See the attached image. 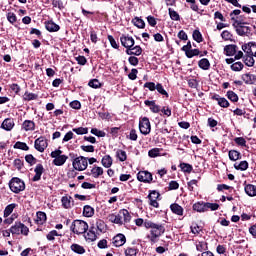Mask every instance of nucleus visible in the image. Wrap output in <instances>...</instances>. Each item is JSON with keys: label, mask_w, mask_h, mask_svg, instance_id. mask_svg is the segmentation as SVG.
<instances>
[{"label": "nucleus", "mask_w": 256, "mask_h": 256, "mask_svg": "<svg viewBox=\"0 0 256 256\" xmlns=\"http://www.w3.org/2000/svg\"><path fill=\"white\" fill-rule=\"evenodd\" d=\"M233 27L236 29L237 35L240 37H247L248 35H251V27L247 26L246 22H242L241 18L235 19V17H232Z\"/></svg>", "instance_id": "3"}, {"label": "nucleus", "mask_w": 256, "mask_h": 256, "mask_svg": "<svg viewBox=\"0 0 256 256\" xmlns=\"http://www.w3.org/2000/svg\"><path fill=\"white\" fill-rule=\"evenodd\" d=\"M132 23L135 27H138V29H145V21L139 17L132 19Z\"/></svg>", "instance_id": "39"}, {"label": "nucleus", "mask_w": 256, "mask_h": 256, "mask_svg": "<svg viewBox=\"0 0 256 256\" xmlns=\"http://www.w3.org/2000/svg\"><path fill=\"white\" fill-rule=\"evenodd\" d=\"M193 210L198 213H205L207 211L206 202H197L193 205Z\"/></svg>", "instance_id": "29"}, {"label": "nucleus", "mask_w": 256, "mask_h": 256, "mask_svg": "<svg viewBox=\"0 0 256 256\" xmlns=\"http://www.w3.org/2000/svg\"><path fill=\"white\" fill-rule=\"evenodd\" d=\"M193 39L197 43H202L203 42V35H201V32L199 30H194Z\"/></svg>", "instance_id": "51"}, {"label": "nucleus", "mask_w": 256, "mask_h": 256, "mask_svg": "<svg viewBox=\"0 0 256 256\" xmlns=\"http://www.w3.org/2000/svg\"><path fill=\"white\" fill-rule=\"evenodd\" d=\"M45 27L49 31V33H57L61 27L53 22V20L45 22Z\"/></svg>", "instance_id": "21"}, {"label": "nucleus", "mask_w": 256, "mask_h": 256, "mask_svg": "<svg viewBox=\"0 0 256 256\" xmlns=\"http://www.w3.org/2000/svg\"><path fill=\"white\" fill-rule=\"evenodd\" d=\"M224 52L227 57H233L237 53V45L230 44L224 47Z\"/></svg>", "instance_id": "23"}, {"label": "nucleus", "mask_w": 256, "mask_h": 256, "mask_svg": "<svg viewBox=\"0 0 256 256\" xmlns=\"http://www.w3.org/2000/svg\"><path fill=\"white\" fill-rule=\"evenodd\" d=\"M92 135H95L96 137H105L106 133L97 129V128H92L91 129Z\"/></svg>", "instance_id": "60"}, {"label": "nucleus", "mask_w": 256, "mask_h": 256, "mask_svg": "<svg viewBox=\"0 0 256 256\" xmlns=\"http://www.w3.org/2000/svg\"><path fill=\"white\" fill-rule=\"evenodd\" d=\"M159 192L153 190L150 192V194L148 195V199H149V205H151V207H159V202H157V199H159Z\"/></svg>", "instance_id": "16"}, {"label": "nucleus", "mask_w": 256, "mask_h": 256, "mask_svg": "<svg viewBox=\"0 0 256 256\" xmlns=\"http://www.w3.org/2000/svg\"><path fill=\"white\" fill-rule=\"evenodd\" d=\"M170 209L172 213H175V215H183V207L177 203L170 205Z\"/></svg>", "instance_id": "38"}, {"label": "nucleus", "mask_w": 256, "mask_h": 256, "mask_svg": "<svg viewBox=\"0 0 256 256\" xmlns=\"http://www.w3.org/2000/svg\"><path fill=\"white\" fill-rule=\"evenodd\" d=\"M221 38L223 39V41H233V34L228 30H224L221 33Z\"/></svg>", "instance_id": "43"}, {"label": "nucleus", "mask_w": 256, "mask_h": 256, "mask_svg": "<svg viewBox=\"0 0 256 256\" xmlns=\"http://www.w3.org/2000/svg\"><path fill=\"white\" fill-rule=\"evenodd\" d=\"M139 130L142 135H149L151 133V122L149 118L144 117L139 121Z\"/></svg>", "instance_id": "9"}, {"label": "nucleus", "mask_w": 256, "mask_h": 256, "mask_svg": "<svg viewBox=\"0 0 256 256\" xmlns=\"http://www.w3.org/2000/svg\"><path fill=\"white\" fill-rule=\"evenodd\" d=\"M9 187L13 193H21V191H25V182L19 178H12Z\"/></svg>", "instance_id": "7"}, {"label": "nucleus", "mask_w": 256, "mask_h": 256, "mask_svg": "<svg viewBox=\"0 0 256 256\" xmlns=\"http://www.w3.org/2000/svg\"><path fill=\"white\" fill-rule=\"evenodd\" d=\"M212 99L214 101H217L218 105L223 107L224 109L229 107V101L226 98H221L219 95H214V96H212Z\"/></svg>", "instance_id": "24"}, {"label": "nucleus", "mask_w": 256, "mask_h": 256, "mask_svg": "<svg viewBox=\"0 0 256 256\" xmlns=\"http://www.w3.org/2000/svg\"><path fill=\"white\" fill-rule=\"evenodd\" d=\"M10 232L12 235H29V228L21 222H15L14 225L10 227Z\"/></svg>", "instance_id": "6"}, {"label": "nucleus", "mask_w": 256, "mask_h": 256, "mask_svg": "<svg viewBox=\"0 0 256 256\" xmlns=\"http://www.w3.org/2000/svg\"><path fill=\"white\" fill-rule=\"evenodd\" d=\"M36 225H45L47 223V214L45 212L38 211L35 218Z\"/></svg>", "instance_id": "18"}, {"label": "nucleus", "mask_w": 256, "mask_h": 256, "mask_svg": "<svg viewBox=\"0 0 256 256\" xmlns=\"http://www.w3.org/2000/svg\"><path fill=\"white\" fill-rule=\"evenodd\" d=\"M144 227L145 229H151L150 236H148L151 243H157L159 237L165 233V225L154 223L151 220H145Z\"/></svg>", "instance_id": "1"}, {"label": "nucleus", "mask_w": 256, "mask_h": 256, "mask_svg": "<svg viewBox=\"0 0 256 256\" xmlns=\"http://www.w3.org/2000/svg\"><path fill=\"white\" fill-rule=\"evenodd\" d=\"M144 88L149 89V91H155L157 89V84H155V82H146Z\"/></svg>", "instance_id": "61"}, {"label": "nucleus", "mask_w": 256, "mask_h": 256, "mask_svg": "<svg viewBox=\"0 0 256 256\" xmlns=\"http://www.w3.org/2000/svg\"><path fill=\"white\" fill-rule=\"evenodd\" d=\"M144 103L147 107H150L152 113H159L161 111V106L156 105L155 101L146 100Z\"/></svg>", "instance_id": "26"}, {"label": "nucleus", "mask_w": 256, "mask_h": 256, "mask_svg": "<svg viewBox=\"0 0 256 256\" xmlns=\"http://www.w3.org/2000/svg\"><path fill=\"white\" fill-rule=\"evenodd\" d=\"M24 131H35V122L33 120H25L22 124Z\"/></svg>", "instance_id": "27"}, {"label": "nucleus", "mask_w": 256, "mask_h": 256, "mask_svg": "<svg viewBox=\"0 0 256 256\" xmlns=\"http://www.w3.org/2000/svg\"><path fill=\"white\" fill-rule=\"evenodd\" d=\"M141 53H143L141 46H135L126 50V55H135L136 57H139Z\"/></svg>", "instance_id": "25"}, {"label": "nucleus", "mask_w": 256, "mask_h": 256, "mask_svg": "<svg viewBox=\"0 0 256 256\" xmlns=\"http://www.w3.org/2000/svg\"><path fill=\"white\" fill-rule=\"evenodd\" d=\"M159 153H161V149L153 148V149L149 150L148 156L151 158L159 157Z\"/></svg>", "instance_id": "57"}, {"label": "nucleus", "mask_w": 256, "mask_h": 256, "mask_svg": "<svg viewBox=\"0 0 256 256\" xmlns=\"http://www.w3.org/2000/svg\"><path fill=\"white\" fill-rule=\"evenodd\" d=\"M200 53L199 49H190L189 52L186 53V57H188V59H192V57H197Z\"/></svg>", "instance_id": "54"}, {"label": "nucleus", "mask_w": 256, "mask_h": 256, "mask_svg": "<svg viewBox=\"0 0 256 256\" xmlns=\"http://www.w3.org/2000/svg\"><path fill=\"white\" fill-rule=\"evenodd\" d=\"M103 168L99 167V166H93L92 169L90 170V175L94 178V179H99L101 177V175H103Z\"/></svg>", "instance_id": "22"}, {"label": "nucleus", "mask_w": 256, "mask_h": 256, "mask_svg": "<svg viewBox=\"0 0 256 256\" xmlns=\"http://www.w3.org/2000/svg\"><path fill=\"white\" fill-rule=\"evenodd\" d=\"M254 56H251L250 54H246L244 57H243V61H244V64L247 66V67H253V65H255V58H253Z\"/></svg>", "instance_id": "34"}, {"label": "nucleus", "mask_w": 256, "mask_h": 256, "mask_svg": "<svg viewBox=\"0 0 256 256\" xmlns=\"http://www.w3.org/2000/svg\"><path fill=\"white\" fill-rule=\"evenodd\" d=\"M62 207L64 209H71L73 205H75V201L73 200V197L70 195H65L61 198Z\"/></svg>", "instance_id": "15"}, {"label": "nucleus", "mask_w": 256, "mask_h": 256, "mask_svg": "<svg viewBox=\"0 0 256 256\" xmlns=\"http://www.w3.org/2000/svg\"><path fill=\"white\" fill-rule=\"evenodd\" d=\"M234 168L237 171H247L249 169V162L247 161H241L239 164L235 163Z\"/></svg>", "instance_id": "32"}, {"label": "nucleus", "mask_w": 256, "mask_h": 256, "mask_svg": "<svg viewBox=\"0 0 256 256\" xmlns=\"http://www.w3.org/2000/svg\"><path fill=\"white\" fill-rule=\"evenodd\" d=\"M39 98V95L35 93L25 92L23 96L24 101H35Z\"/></svg>", "instance_id": "40"}, {"label": "nucleus", "mask_w": 256, "mask_h": 256, "mask_svg": "<svg viewBox=\"0 0 256 256\" xmlns=\"http://www.w3.org/2000/svg\"><path fill=\"white\" fill-rule=\"evenodd\" d=\"M128 62L130 63V65H132L133 67H137L139 65V58L135 57V56H130L128 58Z\"/></svg>", "instance_id": "62"}, {"label": "nucleus", "mask_w": 256, "mask_h": 256, "mask_svg": "<svg viewBox=\"0 0 256 256\" xmlns=\"http://www.w3.org/2000/svg\"><path fill=\"white\" fill-rule=\"evenodd\" d=\"M234 142L236 145H240V147H247V140H245L243 137H236Z\"/></svg>", "instance_id": "55"}, {"label": "nucleus", "mask_w": 256, "mask_h": 256, "mask_svg": "<svg viewBox=\"0 0 256 256\" xmlns=\"http://www.w3.org/2000/svg\"><path fill=\"white\" fill-rule=\"evenodd\" d=\"M198 66L200 67V69H203L204 71H209L211 63L207 58H203L198 62Z\"/></svg>", "instance_id": "33"}, {"label": "nucleus", "mask_w": 256, "mask_h": 256, "mask_svg": "<svg viewBox=\"0 0 256 256\" xmlns=\"http://www.w3.org/2000/svg\"><path fill=\"white\" fill-rule=\"evenodd\" d=\"M137 179L141 183H151L153 181V174L149 171H139L137 174Z\"/></svg>", "instance_id": "11"}, {"label": "nucleus", "mask_w": 256, "mask_h": 256, "mask_svg": "<svg viewBox=\"0 0 256 256\" xmlns=\"http://www.w3.org/2000/svg\"><path fill=\"white\" fill-rule=\"evenodd\" d=\"M89 87H92V89H99L101 87V82L97 79H92L88 83Z\"/></svg>", "instance_id": "58"}, {"label": "nucleus", "mask_w": 256, "mask_h": 256, "mask_svg": "<svg viewBox=\"0 0 256 256\" xmlns=\"http://www.w3.org/2000/svg\"><path fill=\"white\" fill-rule=\"evenodd\" d=\"M101 163H102L103 167H105L106 169H109V167H111V165H113V158H111V156H109V155H105L102 158Z\"/></svg>", "instance_id": "37"}, {"label": "nucleus", "mask_w": 256, "mask_h": 256, "mask_svg": "<svg viewBox=\"0 0 256 256\" xmlns=\"http://www.w3.org/2000/svg\"><path fill=\"white\" fill-rule=\"evenodd\" d=\"M228 157L230 161H239V159H241V152L237 150H230L228 152Z\"/></svg>", "instance_id": "31"}, {"label": "nucleus", "mask_w": 256, "mask_h": 256, "mask_svg": "<svg viewBox=\"0 0 256 256\" xmlns=\"http://www.w3.org/2000/svg\"><path fill=\"white\" fill-rule=\"evenodd\" d=\"M71 251L77 253L78 255H83L85 253V248L79 244H72L70 246Z\"/></svg>", "instance_id": "36"}, {"label": "nucleus", "mask_w": 256, "mask_h": 256, "mask_svg": "<svg viewBox=\"0 0 256 256\" xmlns=\"http://www.w3.org/2000/svg\"><path fill=\"white\" fill-rule=\"evenodd\" d=\"M227 97L233 103H237V101H239V96H237V94L233 91H228L227 92Z\"/></svg>", "instance_id": "53"}, {"label": "nucleus", "mask_w": 256, "mask_h": 256, "mask_svg": "<svg viewBox=\"0 0 256 256\" xmlns=\"http://www.w3.org/2000/svg\"><path fill=\"white\" fill-rule=\"evenodd\" d=\"M70 231L75 235H84L89 231V224L83 220H74L70 226Z\"/></svg>", "instance_id": "4"}, {"label": "nucleus", "mask_w": 256, "mask_h": 256, "mask_svg": "<svg viewBox=\"0 0 256 256\" xmlns=\"http://www.w3.org/2000/svg\"><path fill=\"white\" fill-rule=\"evenodd\" d=\"M108 221L115 225H125L126 223H131V214L129 213V210L121 209L117 214H110L108 216Z\"/></svg>", "instance_id": "2"}, {"label": "nucleus", "mask_w": 256, "mask_h": 256, "mask_svg": "<svg viewBox=\"0 0 256 256\" xmlns=\"http://www.w3.org/2000/svg\"><path fill=\"white\" fill-rule=\"evenodd\" d=\"M245 193L248 194L249 197H256V186L253 184H247L244 188Z\"/></svg>", "instance_id": "30"}, {"label": "nucleus", "mask_w": 256, "mask_h": 256, "mask_svg": "<svg viewBox=\"0 0 256 256\" xmlns=\"http://www.w3.org/2000/svg\"><path fill=\"white\" fill-rule=\"evenodd\" d=\"M35 175L32 178V181L37 182L41 181V175L45 172V168L43 167L42 164H37L35 169H34Z\"/></svg>", "instance_id": "17"}, {"label": "nucleus", "mask_w": 256, "mask_h": 256, "mask_svg": "<svg viewBox=\"0 0 256 256\" xmlns=\"http://www.w3.org/2000/svg\"><path fill=\"white\" fill-rule=\"evenodd\" d=\"M84 217H93L95 215V209L90 205H85L83 208Z\"/></svg>", "instance_id": "35"}, {"label": "nucleus", "mask_w": 256, "mask_h": 256, "mask_svg": "<svg viewBox=\"0 0 256 256\" xmlns=\"http://www.w3.org/2000/svg\"><path fill=\"white\" fill-rule=\"evenodd\" d=\"M34 147L36 151H39V153H43L45 151V148L48 147L47 139L45 137L41 136L34 142Z\"/></svg>", "instance_id": "12"}, {"label": "nucleus", "mask_w": 256, "mask_h": 256, "mask_svg": "<svg viewBox=\"0 0 256 256\" xmlns=\"http://www.w3.org/2000/svg\"><path fill=\"white\" fill-rule=\"evenodd\" d=\"M72 165L76 171H85L89 166V163L87 157L79 156L73 160Z\"/></svg>", "instance_id": "8"}, {"label": "nucleus", "mask_w": 256, "mask_h": 256, "mask_svg": "<svg viewBox=\"0 0 256 256\" xmlns=\"http://www.w3.org/2000/svg\"><path fill=\"white\" fill-rule=\"evenodd\" d=\"M14 149H21L22 151H29V146L25 142H16L14 145Z\"/></svg>", "instance_id": "49"}, {"label": "nucleus", "mask_w": 256, "mask_h": 256, "mask_svg": "<svg viewBox=\"0 0 256 256\" xmlns=\"http://www.w3.org/2000/svg\"><path fill=\"white\" fill-rule=\"evenodd\" d=\"M196 249L197 251H205V249H207V243L206 242H198L196 244Z\"/></svg>", "instance_id": "64"}, {"label": "nucleus", "mask_w": 256, "mask_h": 256, "mask_svg": "<svg viewBox=\"0 0 256 256\" xmlns=\"http://www.w3.org/2000/svg\"><path fill=\"white\" fill-rule=\"evenodd\" d=\"M125 256H137V249L128 247L125 249Z\"/></svg>", "instance_id": "59"}, {"label": "nucleus", "mask_w": 256, "mask_h": 256, "mask_svg": "<svg viewBox=\"0 0 256 256\" xmlns=\"http://www.w3.org/2000/svg\"><path fill=\"white\" fill-rule=\"evenodd\" d=\"M15 207H17V204H15V203H12V204H9L8 206H6L4 209V217H9V215H11V213H13Z\"/></svg>", "instance_id": "41"}, {"label": "nucleus", "mask_w": 256, "mask_h": 256, "mask_svg": "<svg viewBox=\"0 0 256 256\" xmlns=\"http://www.w3.org/2000/svg\"><path fill=\"white\" fill-rule=\"evenodd\" d=\"M13 127H15V121L11 118H6L1 124V129L4 131H11Z\"/></svg>", "instance_id": "20"}, {"label": "nucleus", "mask_w": 256, "mask_h": 256, "mask_svg": "<svg viewBox=\"0 0 256 256\" xmlns=\"http://www.w3.org/2000/svg\"><path fill=\"white\" fill-rule=\"evenodd\" d=\"M96 227H97V230H98L100 233H103V232H105V229H106L107 225H105V221H103V220H97V222H96Z\"/></svg>", "instance_id": "50"}, {"label": "nucleus", "mask_w": 256, "mask_h": 256, "mask_svg": "<svg viewBox=\"0 0 256 256\" xmlns=\"http://www.w3.org/2000/svg\"><path fill=\"white\" fill-rule=\"evenodd\" d=\"M168 13H169L170 18L172 19V21H180L181 20V16H179V13H177V11L169 8Z\"/></svg>", "instance_id": "44"}, {"label": "nucleus", "mask_w": 256, "mask_h": 256, "mask_svg": "<svg viewBox=\"0 0 256 256\" xmlns=\"http://www.w3.org/2000/svg\"><path fill=\"white\" fill-rule=\"evenodd\" d=\"M55 237H61V234L57 230H52L46 235L47 241H55Z\"/></svg>", "instance_id": "42"}, {"label": "nucleus", "mask_w": 256, "mask_h": 256, "mask_svg": "<svg viewBox=\"0 0 256 256\" xmlns=\"http://www.w3.org/2000/svg\"><path fill=\"white\" fill-rule=\"evenodd\" d=\"M121 45L125 47V49H131L135 45V39L129 35H122L120 37Z\"/></svg>", "instance_id": "13"}, {"label": "nucleus", "mask_w": 256, "mask_h": 256, "mask_svg": "<svg viewBox=\"0 0 256 256\" xmlns=\"http://www.w3.org/2000/svg\"><path fill=\"white\" fill-rule=\"evenodd\" d=\"M86 241L89 243H93V241L97 240V234L95 233V226H91L88 230L87 234L84 235Z\"/></svg>", "instance_id": "19"}, {"label": "nucleus", "mask_w": 256, "mask_h": 256, "mask_svg": "<svg viewBox=\"0 0 256 256\" xmlns=\"http://www.w3.org/2000/svg\"><path fill=\"white\" fill-rule=\"evenodd\" d=\"M50 157L54 159L52 163L56 165V167H63V165L67 163V159H69V156L63 155V151L60 149L52 151Z\"/></svg>", "instance_id": "5"}, {"label": "nucleus", "mask_w": 256, "mask_h": 256, "mask_svg": "<svg viewBox=\"0 0 256 256\" xmlns=\"http://www.w3.org/2000/svg\"><path fill=\"white\" fill-rule=\"evenodd\" d=\"M230 67L232 71L239 72V71H243V68L245 67V65H243V62H235Z\"/></svg>", "instance_id": "45"}, {"label": "nucleus", "mask_w": 256, "mask_h": 256, "mask_svg": "<svg viewBox=\"0 0 256 256\" xmlns=\"http://www.w3.org/2000/svg\"><path fill=\"white\" fill-rule=\"evenodd\" d=\"M156 91H158L160 95H164V97H169V93H167V90L163 88V85L161 83L156 84Z\"/></svg>", "instance_id": "47"}, {"label": "nucleus", "mask_w": 256, "mask_h": 256, "mask_svg": "<svg viewBox=\"0 0 256 256\" xmlns=\"http://www.w3.org/2000/svg\"><path fill=\"white\" fill-rule=\"evenodd\" d=\"M217 211V209H219V204L217 203H210V202H206V211Z\"/></svg>", "instance_id": "56"}, {"label": "nucleus", "mask_w": 256, "mask_h": 256, "mask_svg": "<svg viewBox=\"0 0 256 256\" xmlns=\"http://www.w3.org/2000/svg\"><path fill=\"white\" fill-rule=\"evenodd\" d=\"M112 243L114 247H123L125 243H127V237L124 236V234H117L113 237Z\"/></svg>", "instance_id": "14"}, {"label": "nucleus", "mask_w": 256, "mask_h": 256, "mask_svg": "<svg viewBox=\"0 0 256 256\" xmlns=\"http://www.w3.org/2000/svg\"><path fill=\"white\" fill-rule=\"evenodd\" d=\"M25 161H26V163H29V165H35L37 159H35L33 157V155L28 154V155L25 156Z\"/></svg>", "instance_id": "63"}, {"label": "nucleus", "mask_w": 256, "mask_h": 256, "mask_svg": "<svg viewBox=\"0 0 256 256\" xmlns=\"http://www.w3.org/2000/svg\"><path fill=\"white\" fill-rule=\"evenodd\" d=\"M180 169H182L184 173H191V171H193V166L187 163H181Z\"/></svg>", "instance_id": "52"}, {"label": "nucleus", "mask_w": 256, "mask_h": 256, "mask_svg": "<svg viewBox=\"0 0 256 256\" xmlns=\"http://www.w3.org/2000/svg\"><path fill=\"white\" fill-rule=\"evenodd\" d=\"M116 156L121 162L127 161V152L125 150H117Z\"/></svg>", "instance_id": "48"}, {"label": "nucleus", "mask_w": 256, "mask_h": 256, "mask_svg": "<svg viewBox=\"0 0 256 256\" xmlns=\"http://www.w3.org/2000/svg\"><path fill=\"white\" fill-rule=\"evenodd\" d=\"M242 51H244L246 55H251L252 57H256V43L248 42L243 44Z\"/></svg>", "instance_id": "10"}, {"label": "nucleus", "mask_w": 256, "mask_h": 256, "mask_svg": "<svg viewBox=\"0 0 256 256\" xmlns=\"http://www.w3.org/2000/svg\"><path fill=\"white\" fill-rule=\"evenodd\" d=\"M73 133H76V135H87L89 133V128H83V127H78L72 129Z\"/></svg>", "instance_id": "46"}, {"label": "nucleus", "mask_w": 256, "mask_h": 256, "mask_svg": "<svg viewBox=\"0 0 256 256\" xmlns=\"http://www.w3.org/2000/svg\"><path fill=\"white\" fill-rule=\"evenodd\" d=\"M242 80L244 83H246V85H253V83L256 81V76L255 74H244L242 75Z\"/></svg>", "instance_id": "28"}]
</instances>
